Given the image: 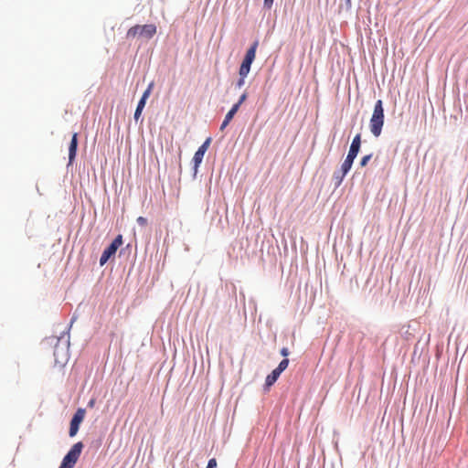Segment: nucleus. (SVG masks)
<instances>
[{"label":"nucleus","instance_id":"28","mask_svg":"<svg viewBox=\"0 0 468 468\" xmlns=\"http://www.w3.org/2000/svg\"><path fill=\"white\" fill-rule=\"evenodd\" d=\"M95 403H96V399L92 398V399H90L88 401L87 407H88V408H93V407H94V405H95Z\"/></svg>","mask_w":468,"mask_h":468},{"label":"nucleus","instance_id":"11","mask_svg":"<svg viewBox=\"0 0 468 468\" xmlns=\"http://www.w3.org/2000/svg\"><path fill=\"white\" fill-rule=\"evenodd\" d=\"M156 33V26L154 24L139 25V37L146 39L152 38Z\"/></svg>","mask_w":468,"mask_h":468},{"label":"nucleus","instance_id":"14","mask_svg":"<svg viewBox=\"0 0 468 468\" xmlns=\"http://www.w3.org/2000/svg\"><path fill=\"white\" fill-rule=\"evenodd\" d=\"M346 176V175H342L337 169L334 172L332 180L335 189H337L342 185Z\"/></svg>","mask_w":468,"mask_h":468},{"label":"nucleus","instance_id":"29","mask_svg":"<svg viewBox=\"0 0 468 468\" xmlns=\"http://www.w3.org/2000/svg\"><path fill=\"white\" fill-rule=\"evenodd\" d=\"M75 320H76V316H75V315H73V316L71 317V319H70V321H69V325H68V327H67V328H69V329H70V328H71V326H72V324L75 322Z\"/></svg>","mask_w":468,"mask_h":468},{"label":"nucleus","instance_id":"12","mask_svg":"<svg viewBox=\"0 0 468 468\" xmlns=\"http://www.w3.org/2000/svg\"><path fill=\"white\" fill-rule=\"evenodd\" d=\"M239 111V109H238L237 106L232 105L230 107V109L226 113L222 122L220 123L219 130L221 132H223L229 126Z\"/></svg>","mask_w":468,"mask_h":468},{"label":"nucleus","instance_id":"16","mask_svg":"<svg viewBox=\"0 0 468 468\" xmlns=\"http://www.w3.org/2000/svg\"><path fill=\"white\" fill-rule=\"evenodd\" d=\"M372 158H373V153L363 155L359 160V164H358L359 167H361V168L366 167L368 165V163L371 161Z\"/></svg>","mask_w":468,"mask_h":468},{"label":"nucleus","instance_id":"22","mask_svg":"<svg viewBox=\"0 0 468 468\" xmlns=\"http://www.w3.org/2000/svg\"><path fill=\"white\" fill-rule=\"evenodd\" d=\"M206 468H218L217 459L215 457L210 458L207 461V464Z\"/></svg>","mask_w":468,"mask_h":468},{"label":"nucleus","instance_id":"2","mask_svg":"<svg viewBox=\"0 0 468 468\" xmlns=\"http://www.w3.org/2000/svg\"><path fill=\"white\" fill-rule=\"evenodd\" d=\"M69 328L64 330L60 336L57 338V343L54 346L53 356L56 364L64 366L69 359Z\"/></svg>","mask_w":468,"mask_h":468},{"label":"nucleus","instance_id":"4","mask_svg":"<svg viewBox=\"0 0 468 468\" xmlns=\"http://www.w3.org/2000/svg\"><path fill=\"white\" fill-rule=\"evenodd\" d=\"M85 445L83 441L75 442L63 456L58 468H74Z\"/></svg>","mask_w":468,"mask_h":468},{"label":"nucleus","instance_id":"6","mask_svg":"<svg viewBox=\"0 0 468 468\" xmlns=\"http://www.w3.org/2000/svg\"><path fill=\"white\" fill-rule=\"evenodd\" d=\"M154 88V81L152 80L148 83L146 89L144 90L143 94L141 95V97L137 102L134 113H133V119H134L135 122H138L139 121H141V122H143L144 119L142 118V113L144 112V109L146 105L147 100L149 99Z\"/></svg>","mask_w":468,"mask_h":468},{"label":"nucleus","instance_id":"8","mask_svg":"<svg viewBox=\"0 0 468 468\" xmlns=\"http://www.w3.org/2000/svg\"><path fill=\"white\" fill-rule=\"evenodd\" d=\"M78 149H79V133L75 132L72 133L70 142L69 144L68 165H71L75 162L76 157L78 155Z\"/></svg>","mask_w":468,"mask_h":468},{"label":"nucleus","instance_id":"20","mask_svg":"<svg viewBox=\"0 0 468 468\" xmlns=\"http://www.w3.org/2000/svg\"><path fill=\"white\" fill-rule=\"evenodd\" d=\"M212 142V137L208 136L205 139V141L198 146L197 149L201 150L204 153H207Z\"/></svg>","mask_w":468,"mask_h":468},{"label":"nucleus","instance_id":"26","mask_svg":"<svg viewBox=\"0 0 468 468\" xmlns=\"http://www.w3.org/2000/svg\"><path fill=\"white\" fill-rule=\"evenodd\" d=\"M137 223L140 226H144V225H145L147 223V218L140 216V217L137 218Z\"/></svg>","mask_w":468,"mask_h":468},{"label":"nucleus","instance_id":"13","mask_svg":"<svg viewBox=\"0 0 468 468\" xmlns=\"http://www.w3.org/2000/svg\"><path fill=\"white\" fill-rule=\"evenodd\" d=\"M354 161L355 160H353L352 158H349V157L346 156L345 160L343 161V163L340 165V168H338L337 170L342 175L347 176L348 173L350 172V170L352 169Z\"/></svg>","mask_w":468,"mask_h":468},{"label":"nucleus","instance_id":"24","mask_svg":"<svg viewBox=\"0 0 468 468\" xmlns=\"http://www.w3.org/2000/svg\"><path fill=\"white\" fill-rule=\"evenodd\" d=\"M351 144H357V145H360V146H361V144H362V139H361V133H356V134L353 137Z\"/></svg>","mask_w":468,"mask_h":468},{"label":"nucleus","instance_id":"3","mask_svg":"<svg viewBox=\"0 0 468 468\" xmlns=\"http://www.w3.org/2000/svg\"><path fill=\"white\" fill-rule=\"evenodd\" d=\"M385 123V110L382 100H378L375 102L372 115L369 120V130L372 135L378 138L383 130Z\"/></svg>","mask_w":468,"mask_h":468},{"label":"nucleus","instance_id":"10","mask_svg":"<svg viewBox=\"0 0 468 468\" xmlns=\"http://www.w3.org/2000/svg\"><path fill=\"white\" fill-rule=\"evenodd\" d=\"M281 375L282 374L276 368H273L271 373L266 376L264 384L262 385V391L264 394L271 390V387L277 382Z\"/></svg>","mask_w":468,"mask_h":468},{"label":"nucleus","instance_id":"27","mask_svg":"<svg viewBox=\"0 0 468 468\" xmlns=\"http://www.w3.org/2000/svg\"><path fill=\"white\" fill-rule=\"evenodd\" d=\"M344 5L346 10H350L352 6V0H344Z\"/></svg>","mask_w":468,"mask_h":468},{"label":"nucleus","instance_id":"5","mask_svg":"<svg viewBox=\"0 0 468 468\" xmlns=\"http://www.w3.org/2000/svg\"><path fill=\"white\" fill-rule=\"evenodd\" d=\"M123 244V238L122 234H118L115 238L104 248L99 260L100 266H104L110 260L114 259L117 250Z\"/></svg>","mask_w":468,"mask_h":468},{"label":"nucleus","instance_id":"1","mask_svg":"<svg viewBox=\"0 0 468 468\" xmlns=\"http://www.w3.org/2000/svg\"><path fill=\"white\" fill-rule=\"evenodd\" d=\"M259 47V39L252 41L242 58L239 64L238 74L239 78L235 82V89L240 90L245 85V80L250 72L252 63L256 58L257 48Z\"/></svg>","mask_w":468,"mask_h":468},{"label":"nucleus","instance_id":"19","mask_svg":"<svg viewBox=\"0 0 468 468\" xmlns=\"http://www.w3.org/2000/svg\"><path fill=\"white\" fill-rule=\"evenodd\" d=\"M136 36L139 37V25L133 26L126 33L127 38L135 37Z\"/></svg>","mask_w":468,"mask_h":468},{"label":"nucleus","instance_id":"21","mask_svg":"<svg viewBox=\"0 0 468 468\" xmlns=\"http://www.w3.org/2000/svg\"><path fill=\"white\" fill-rule=\"evenodd\" d=\"M132 248L133 247H132L131 243H128L125 247L121 248V250H120V256L125 255V254H130L131 250H132Z\"/></svg>","mask_w":468,"mask_h":468},{"label":"nucleus","instance_id":"17","mask_svg":"<svg viewBox=\"0 0 468 468\" xmlns=\"http://www.w3.org/2000/svg\"><path fill=\"white\" fill-rule=\"evenodd\" d=\"M289 363H290L289 358H282L275 368L281 374H282L287 369Z\"/></svg>","mask_w":468,"mask_h":468},{"label":"nucleus","instance_id":"9","mask_svg":"<svg viewBox=\"0 0 468 468\" xmlns=\"http://www.w3.org/2000/svg\"><path fill=\"white\" fill-rule=\"evenodd\" d=\"M206 153L202 152L199 149H197L195 152L192 160H191V170H192V178L197 179V176L198 173V169L203 162L204 156Z\"/></svg>","mask_w":468,"mask_h":468},{"label":"nucleus","instance_id":"25","mask_svg":"<svg viewBox=\"0 0 468 468\" xmlns=\"http://www.w3.org/2000/svg\"><path fill=\"white\" fill-rule=\"evenodd\" d=\"M274 0H263V8L271 9L272 7Z\"/></svg>","mask_w":468,"mask_h":468},{"label":"nucleus","instance_id":"7","mask_svg":"<svg viewBox=\"0 0 468 468\" xmlns=\"http://www.w3.org/2000/svg\"><path fill=\"white\" fill-rule=\"evenodd\" d=\"M86 416V409L85 408H78L69 420V437L74 438L80 428L81 423L83 422Z\"/></svg>","mask_w":468,"mask_h":468},{"label":"nucleus","instance_id":"23","mask_svg":"<svg viewBox=\"0 0 468 468\" xmlns=\"http://www.w3.org/2000/svg\"><path fill=\"white\" fill-rule=\"evenodd\" d=\"M291 352L287 346H283L280 349V355L282 356V358H288Z\"/></svg>","mask_w":468,"mask_h":468},{"label":"nucleus","instance_id":"15","mask_svg":"<svg viewBox=\"0 0 468 468\" xmlns=\"http://www.w3.org/2000/svg\"><path fill=\"white\" fill-rule=\"evenodd\" d=\"M360 150H361V146L360 145H357V144H350V146H349V149H348L346 156L349 157V158H352L353 160H356V158L357 157Z\"/></svg>","mask_w":468,"mask_h":468},{"label":"nucleus","instance_id":"18","mask_svg":"<svg viewBox=\"0 0 468 468\" xmlns=\"http://www.w3.org/2000/svg\"><path fill=\"white\" fill-rule=\"evenodd\" d=\"M248 97H249V93L246 90L243 91L239 95L238 101L235 103H233L232 105L237 106L238 109H240L241 105L247 101Z\"/></svg>","mask_w":468,"mask_h":468}]
</instances>
